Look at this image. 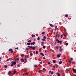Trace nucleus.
<instances>
[{"instance_id":"6e6552de","label":"nucleus","mask_w":76,"mask_h":76,"mask_svg":"<svg viewBox=\"0 0 76 76\" xmlns=\"http://www.w3.org/2000/svg\"><path fill=\"white\" fill-rule=\"evenodd\" d=\"M50 25L51 27H54V25L51 24H50Z\"/></svg>"},{"instance_id":"37998d69","label":"nucleus","mask_w":76,"mask_h":76,"mask_svg":"<svg viewBox=\"0 0 76 76\" xmlns=\"http://www.w3.org/2000/svg\"><path fill=\"white\" fill-rule=\"evenodd\" d=\"M73 60V58H71V61H72Z\"/></svg>"},{"instance_id":"7c9ffc66","label":"nucleus","mask_w":76,"mask_h":76,"mask_svg":"<svg viewBox=\"0 0 76 76\" xmlns=\"http://www.w3.org/2000/svg\"><path fill=\"white\" fill-rule=\"evenodd\" d=\"M43 70H44V71L45 72V71H46V70L45 69V68H43Z\"/></svg>"},{"instance_id":"dca6fc26","label":"nucleus","mask_w":76,"mask_h":76,"mask_svg":"<svg viewBox=\"0 0 76 76\" xmlns=\"http://www.w3.org/2000/svg\"><path fill=\"white\" fill-rule=\"evenodd\" d=\"M46 38H47V37H45V36H44L43 37V39H46Z\"/></svg>"},{"instance_id":"cd10ccee","label":"nucleus","mask_w":76,"mask_h":76,"mask_svg":"<svg viewBox=\"0 0 76 76\" xmlns=\"http://www.w3.org/2000/svg\"><path fill=\"white\" fill-rule=\"evenodd\" d=\"M4 67L5 68H7V65H5Z\"/></svg>"},{"instance_id":"a878e982","label":"nucleus","mask_w":76,"mask_h":76,"mask_svg":"<svg viewBox=\"0 0 76 76\" xmlns=\"http://www.w3.org/2000/svg\"><path fill=\"white\" fill-rule=\"evenodd\" d=\"M10 59V58L9 59H7L6 60V61H9Z\"/></svg>"},{"instance_id":"6e6d98bb","label":"nucleus","mask_w":76,"mask_h":76,"mask_svg":"<svg viewBox=\"0 0 76 76\" xmlns=\"http://www.w3.org/2000/svg\"><path fill=\"white\" fill-rule=\"evenodd\" d=\"M42 44H44V42H41Z\"/></svg>"},{"instance_id":"338daca9","label":"nucleus","mask_w":76,"mask_h":76,"mask_svg":"<svg viewBox=\"0 0 76 76\" xmlns=\"http://www.w3.org/2000/svg\"><path fill=\"white\" fill-rule=\"evenodd\" d=\"M50 72H51V71H49V73H50Z\"/></svg>"},{"instance_id":"1a4fd4ad","label":"nucleus","mask_w":76,"mask_h":76,"mask_svg":"<svg viewBox=\"0 0 76 76\" xmlns=\"http://www.w3.org/2000/svg\"><path fill=\"white\" fill-rule=\"evenodd\" d=\"M57 66V64H55V65H53V68L54 69H55V66Z\"/></svg>"},{"instance_id":"a211bd4d","label":"nucleus","mask_w":76,"mask_h":76,"mask_svg":"<svg viewBox=\"0 0 76 76\" xmlns=\"http://www.w3.org/2000/svg\"><path fill=\"white\" fill-rule=\"evenodd\" d=\"M38 54V51H36V54Z\"/></svg>"},{"instance_id":"8fccbe9b","label":"nucleus","mask_w":76,"mask_h":76,"mask_svg":"<svg viewBox=\"0 0 76 76\" xmlns=\"http://www.w3.org/2000/svg\"><path fill=\"white\" fill-rule=\"evenodd\" d=\"M18 48H15L16 50H18Z\"/></svg>"},{"instance_id":"4d7b16f0","label":"nucleus","mask_w":76,"mask_h":76,"mask_svg":"<svg viewBox=\"0 0 76 76\" xmlns=\"http://www.w3.org/2000/svg\"><path fill=\"white\" fill-rule=\"evenodd\" d=\"M69 62L70 63H72V62H71V61H69Z\"/></svg>"},{"instance_id":"c9c22d12","label":"nucleus","mask_w":76,"mask_h":76,"mask_svg":"<svg viewBox=\"0 0 76 76\" xmlns=\"http://www.w3.org/2000/svg\"><path fill=\"white\" fill-rule=\"evenodd\" d=\"M16 73V71L14 72V74H15V73Z\"/></svg>"},{"instance_id":"9b49d317","label":"nucleus","mask_w":76,"mask_h":76,"mask_svg":"<svg viewBox=\"0 0 76 76\" xmlns=\"http://www.w3.org/2000/svg\"><path fill=\"white\" fill-rule=\"evenodd\" d=\"M60 51H61V52L62 51H63V49H62L61 48H60V49L59 50Z\"/></svg>"},{"instance_id":"2f4dec72","label":"nucleus","mask_w":76,"mask_h":76,"mask_svg":"<svg viewBox=\"0 0 76 76\" xmlns=\"http://www.w3.org/2000/svg\"><path fill=\"white\" fill-rule=\"evenodd\" d=\"M21 56L22 57H23V56H24V54H22L21 55Z\"/></svg>"},{"instance_id":"bb28decb","label":"nucleus","mask_w":76,"mask_h":76,"mask_svg":"<svg viewBox=\"0 0 76 76\" xmlns=\"http://www.w3.org/2000/svg\"><path fill=\"white\" fill-rule=\"evenodd\" d=\"M68 15L67 14H66L65 15V17H68Z\"/></svg>"},{"instance_id":"58836bf2","label":"nucleus","mask_w":76,"mask_h":76,"mask_svg":"<svg viewBox=\"0 0 76 76\" xmlns=\"http://www.w3.org/2000/svg\"><path fill=\"white\" fill-rule=\"evenodd\" d=\"M58 31H57L56 33V35H58Z\"/></svg>"},{"instance_id":"f8f14e48","label":"nucleus","mask_w":76,"mask_h":76,"mask_svg":"<svg viewBox=\"0 0 76 76\" xmlns=\"http://www.w3.org/2000/svg\"><path fill=\"white\" fill-rule=\"evenodd\" d=\"M62 63V61H60L59 63V64H61Z\"/></svg>"},{"instance_id":"39448f33","label":"nucleus","mask_w":76,"mask_h":76,"mask_svg":"<svg viewBox=\"0 0 76 76\" xmlns=\"http://www.w3.org/2000/svg\"><path fill=\"white\" fill-rule=\"evenodd\" d=\"M72 71H73V72H74L75 73H76V69L75 70V69L74 68H72Z\"/></svg>"},{"instance_id":"393cba45","label":"nucleus","mask_w":76,"mask_h":76,"mask_svg":"<svg viewBox=\"0 0 76 76\" xmlns=\"http://www.w3.org/2000/svg\"><path fill=\"white\" fill-rule=\"evenodd\" d=\"M30 56H33V54L32 53H30Z\"/></svg>"},{"instance_id":"bf43d9fd","label":"nucleus","mask_w":76,"mask_h":76,"mask_svg":"<svg viewBox=\"0 0 76 76\" xmlns=\"http://www.w3.org/2000/svg\"><path fill=\"white\" fill-rule=\"evenodd\" d=\"M42 56H43V57H44V54H43L42 55Z\"/></svg>"},{"instance_id":"9d476101","label":"nucleus","mask_w":76,"mask_h":76,"mask_svg":"<svg viewBox=\"0 0 76 76\" xmlns=\"http://www.w3.org/2000/svg\"><path fill=\"white\" fill-rule=\"evenodd\" d=\"M21 62H22V63L24 62V60H23V59H21Z\"/></svg>"},{"instance_id":"423d86ee","label":"nucleus","mask_w":76,"mask_h":76,"mask_svg":"<svg viewBox=\"0 0 76 76\" xmlns=\"http://www.w3.org/2000/svg\"><path fill=\"white\" fill-rule=\"evenodd\" d=\"M19 60V58H15V60L16 61H17V60L18 61V60Z\"/></svg>"},{"instance_id":"864d4df0","label":"nucleus","mask_w":76,"mask_h":76,"mask_svg":"<svg viewBox=\"0 0 76 76\" xmlns=\"http://www.w3.org/2000/svg\"><path fill=\"white\" fill-rule=\"evenodd\" d=\"M43 58L44 60H45V57H44Z\"/></svg>"},{"instance_id":"f3484780","label":"nucleus","mask_w":76,"mask_h":76,"mask_svg":"<svg viewBox=\"0 0 76 76\" xmlns=\"http://www.w3.org/2000/svg\"><path fill=\"white\" fill-rule=\"evenodd\" d=\"M27 45H31V43H27Z\"/></svg>"},{"instance_id":"4c0bfd02","label":"nucleus","mask_w":76,"mask_h":76,"mask_svg":"<svg viewBox=\"0 0 76 76\" xmlns=\"http://www.w3.org/2000/svg\"><path fill=\"white\" fill-rule=\"evenodd\" d=\"M68 43H66V45H68Z\"/></svg>"},{"instance_id":"6ab92c4d","label":"nucleus","mask_w":76,"mask_h":76,"mask_svg":"<svg viewBox=\"0 0 76 76\" xmlns=\"http://www.w3.org/2000/svg\"><path fill=\"white\" fill-rule=\"evenodd\" d=\"M42 35H44L45 34V32H43L42 33Z\"/></svg>"},{"instance_id":"680f3d73","label":"nucleus","mask_w":76,"mask_h":76,"mask_svg":"<svg viewBox=\"0 0 76 76\" xmlns=\"http://www.w3.org/2000/svg\"><path fill=\"white\" fill-rule=\"evenodd\" d=\"M51 29V28H48V29Z\"/></svg>"},{"instance_id":"72a5a7b5","label":"nucleus","mask_w":76,"mask_h":76,"mask_svg":"<svg viewBox=\"0 0 76 76\" xmlns=\"http://www.w3.org/2000/svg\"><path fill=\"white\" fill-rule=\"evenodd\" d=\"M17 67H20V65L19 64H18L17 65Z\"/></svg>"},{"instance_id":"774afa93","label":"nucleus","mask_w":76,"mask_h":76,"mask_svg":"<svg viewBox=\"0 0 76 76\" xmlns=\"http://www.w3.org/2000/svg\"><path fill=\"white\" fill-rule=\"evenodd\" d=\"M56 29H57L55 28V31H56Z\"/></svg>"},{"instance_id":"a19ab883","label":"nucleus","mask_w":76,"mask_h":76,"mask_svg":"<svg viewBox=\"0 0 76 76\" xmlns=\"http://www.w3.org/2000/svg\"><path fill=\"white\" fill-rule=\"evenodd\" d=\"M53 72L52 71V72H51V74H53Z\"/></svg>"},{"instance_id":"e433bc0d","label":"nucleus","mask_w":76,"mask_h":76,"mask_svg":"<svg viewBox=\"0 0 76 76\" xmlns=\"http://www.w3.org/2000/svg\"><path fill=\"white\" fill-rule=\"evenodd\" d=\"M57 74H58V75H57V76H60V74H58V73H57Z\"/></svg>"},{"instance_id":"ddd939ff","label":"nucleus","mask_w":76,"mask_h":76,"mask_svg":"<svg viewBox=\"0 0 76 76\" xmlns=\"http://www.w3.org/2000/svg\"><path fill=\"white\" fill-rule=\"evenodd\" d=\"M56 60H54L53 61V63H56Z\"/></svg>"},{"instance_id":"09e8293b","label":"nucleus","mask_w":76,"mask_h":76,"mask_svg":"<svg viewBox=\"0 0 76 76\" xmlns=\"http://www.w3.org/2000/svg\"><path fill=\"white\" fill-rule=\"evenodd\" d=\"M41 72V70H40L39 71V73H40Z\"/></svg>"},{"instance_id":"5701e85b","label":"nucleus","mask_w":76,"mask_h":76,"mask_svg":"<svg viewBox=\"0 0 76 76\" xmlns=\"http://www.w3.org/2000/svg\"><path fill=\"white\" fill-rule=\"evenodd\" d=\"M32 37H35V35H32Z\"/></svg>"},{"instance_id":"f257e3e1","label":"nucleus","mask_w":76,"mask_h":76,"mask_svg":"<svg viewBox=\"0 0 76 76\" xmlns=\"http://www.w3.org/2000/svg\"><path fill=\"white\" fill-rule=\"evenodd\" d=\"M11 63L12 64L14 65H16V62H15V61L14 62L13 61H12L11 62Z\"/></svg>"},{"instance_id":"473e14b6","label":"nucleus","mask_w":76,"mask_h":76,"mask_svg":"<svg viewBox=\"0 0 76 76\" xmlns=\"http://www.w3.org/2000/svg\"><path fill=\"white\" fill-rule=\"evenodd\" d=\"M13 64H11V67H12V66H13Z\"/></svg>"},{"instance_id":"c756f323","label":"nucleus","mask_w":76,"mask_h":76,"mask_svg":"<svg viewBox=\"0 0 76 76\" xmlns=\"http://www.w3.org/2000/svg\"><path fill=\"white\" fill-rule=\"evenodd\" d=\"M43 54V53H40V55H41V56Z\"/></svg>"},{"instance_id":"0eeeda50","label":"nucleus","mask_w":76,"mask_h":76,"mask_svg":"<svg viewBox=\"0 0 76 76\" xmlns=\"http://www.w3.org/2000/svg\"><path fill=\"white\" fill-rule=\"evenodd\" d=\"M32 48V50H35V46H34L33 48Z\"/></svg>"},{"instance_id":"f03ea898","label":"nucleus","mask_w":76,"mask_h":76,"mask_svg":"<svg viewBox=\"0 0 76 76\" xmlns=\"http://www.w3.org/2000/svg\"><path fill=\"white\" fill-rule=\"evenodd\" d=\"M57 43H58V44H59V43H60V44H62V41H60L58 40L57 41Z\"/></svg>"},{"instance_id":"4468645a","label":"nucleus","mask_w":76,"mask_h":76,"mask_svg":"<svg viewBox=\"0 0 76 76\" xmlns=\"http://www.w3.org/2000/svg\"><path fill=\"white\" fill-rule=\"evenodd\" d=\"M57 57H60V54H58L57 56Z\"/></svg>"},{"instance_id":"13d9d810","label":"nucleus","mask_w":76,"mask_h":76,"mask_svg":"<svg viewBox=\"0 0 76 76\" xmlns=\"http://www.w3.org/2000/svg\"><path fill=\"white\" fill-rule=\"evenodd\" d=\"M24 60H27V58H25Z\"/></svg>"},{"instance_id":"f704fd0d","label":"nucleus","mask_w":76,"mask_h":76,"mask_svg":"<svg viewBox=\"0 0 76 76\" xmlns=\"http://www.w3.org/2000/svg\"><path fill=\"white\" fill-rule=\"evenodd\" d=\"M11 73V71H9L8 72V74H10Z\"/></svg>"},{"instance_id":"603ef678","label":"nucleus","mask_w":76,"mask_h":76,"mask_svg":"<svg viewBox=\"0 0 76 76\" xmlns=\"http://www.w3.org/2000/svg\"><path fill=\"white\" fill-rule=\"evenodd\" d=\"M26 75H28V72H26Z\"/></svg>"},{"instance_id":"aec40b11","label":"nucleus","mask_w":76,"mask_h":76,"mask_svg":"<svg viewBox=\"0 0 76 76\" xmlns=\"http://www.w3.org/2000/svg\"><path fill=\"white\" fill-rule=\"evenodd\" d=\"M42 41H45V39L43 38L42 39Z\"/></svg>"},{"instance_id":"c03bdc74","label":"nucleus","mask_w":76,"mask_h":76,"mask_svg":"<svg viewBox=\"0 0 76 76\" xmlns=\"http://www.w3.org/2000/svg\"><path fill=\"white\" fill-rule=\"evenodd\" d=\"M48 64H49L50 65L51 64V63H50V62H48Z\"/></svg>"},{"instance_id":"ea45409f","label":"nucleus","mask_w":76,"mask_h":76,"mask_svg":"<svg viewBox=\"0 0 76 76\" xmlns=\"http://www.w3.org/2000/svg\"><path fill=\"white\" fill-rule=\"evenodd\" d=\"M28 47H29L30 48H32V46H28Z\"/></svg>"},{"instance_id":"052dcab7","label":"nucleus","mask_w":76,"mask_h":76,"mask_svg":"<svg viewBox=\"0 0 76 76\" xmlns=\"http://www.w3.org/2000/svg\"><path fill=\"white\" fill-rule=\"evenodd\" d=\"M38 61H41V60H40V59H39L38 60Z\"/></svg>"},{"instance_id":"7ed1b4c3","label":"nucleus","mask_w":76,"mask_h":76,"mask_svg":"<svg viewBox=\"0 0 76 76\" xmlns=\"http://www.w3.org/2000/svg\"><path fill=\"white\" fill-rule=\"evenodd\" d=\"M9 51L11 52V53H13V50H12V49H10L9 50Z\"/></svg>"},{"instance_id":"4be33fe9","label":"nucleus","mask_w":76,"mask_h":76,"mask_svg":"<svg viewBox=\"0 0 76 76\" xmlns=\"http://www.w3.org/2000/svg\"><path fill=\"white\" fill-rule=\"evenodd\" d=\"M43 48L44 49H45V48H46V47H45V46H44L43 47Z\"/></svg>"},{"instance_id":"69168bd1","label":"nucleus","mask_w":76,"mask_h":76,"mask_svg":"<svg viewBox=\"0 0 76 76\" xmlns=\"http://www.w3.org/2000/svg\"><path fill=\"white\" fill-rule=\"evenodd\" d=\"M56 36L58 37V35L56 34Z\"/></svg>"},{"instance_id":"b1692460","label":"nucleus","mask_w":76,"mask_h":76,"mask_svg":"<svg viewBox=\"0 0 76 76\" xmlns=\"http://www.w3.org/2000/svg\"><path fill=\"white\" fill-rule=\"evenodd\" d=\"M34 67H37V65H34Z\"/></svg>"},{"instance_id":"c85d7f7f","label":"nucleus","mask_w":76,"mask_h":76,"mask_svg":"<svg viewBox=\"0 0 76 76\" xmlns=\"http://www.w3.org/2000/svg\"><path fill=\"white\" fill-rule=\"evenodd\" d=\"M28 42H31V40H29L28 41Z\"/></svg>"},{"instance_id":"de8ad7c7","label":"nucleus","mask_w":76,"mask_h":76,"mask_svg":"<svg viewBox=\"0 0 76 76\" xmlns=\"http://www.w3.org/2000/svg\"><path fill=\"white\" fill-rule=\"evenodd\" d=\"M42 61H41V62H39V64H42Z\"/></svg>"},{"instance_id":"2eb2a0df","label":"nucleus","mask_w":76,"mask_h":76,"mask_svg":"<svg viewBox=\"0 0 76 76\" xmlns=\"http://www.w3.org/2000/svg\"><path fill=\"white\" fill-rule=\"evenodd\" d=\"M41 39V38H39V37H38L37 38L38 41H39V39Z\"/></svg>"},{"instance_id":"20e7f679","label":"nucleus","mask_w":76,"mask_h":76,"mask_svg":"<svg viewBox=\"0 0 76 76\" xmlns=\"http://www.w3.org/2000/svg\"><path fill=\"white\" fill-rule=\"evenodd\" d=\"M31 45H34V44H35V42H33L31 43Z\"/></svg>"},{"instance_id":"0e129e2a","label":"nucleus","mask_w":76,"mask_h":76,"mask_svg":"<svg viewBox=\"0 0 76 76\" xmlns=\"http://www.w3.org/2000/svg\"><path fill=\"white\" fill-rule=\"evenodd\" d=\"M59 60H60V61H61V59H60Z\"/></svg>"},{"instance_id":"3c124183","label":"nucleus","mask_w":76,"mask_h":76,"mask_svg":"<svg viewBox=\"0 0 76 76\" xmlns=\"http://www.w3.org/2000/svg\"><path fill=\"white\" fill-rule=\"evenodd\" d=\"M57 26H56L55 27V29H57Z\"/></svg>"},{"instance_id":"412c9836","label":"nucleus","mask_w":76,"mask_h":76,"mask_svg":"<svg viewBox=\"0 0 76 76\" xmlns=\"http://www.w3.org/2000/svg\"><path fill=\"white\" fill-rule=\"evenodd\" d=\"M26 51H29V49L28 48H26Z\"/></svg>"},{"instance_id":"49530a36","label":"nucleus","mask_w":76,"mask_h":76,"mask_svg":"<svg viewBox=\"0 0 76 76\" xmlns=\"http://www.w3.org/2000/svg\"><path fill=\"white\" fill-rule=\"evenodd\" d=\"M58 39H56V41H58Z\"/></svg>"},{"instance_id":"79ce46f5","label":"nucleus","mask_w":76,"mask_h":76,"mask_svg":"<svg viewBox=\"0 0 76 76\" xmlns=\"http://www.w3.org/2000/svg\"><path fill=\"white\" fill-rule=\"evenodd\" d=\"M56 48L57 49H58V46H57L56 47Z\"/></svg>"},{"instance_id":"5fc2aeb1","label":"nucleus","mask_w":76,"mask_h":76,"mask_svg":"<svg viewBox=\"0 0 76 76\" xmlns=\"http://www.w3.org/2000/svg\"><path fill=\"white\" fill-rule=\"evenodd\" d=\"M64 29L65 31H66V28H64Z\"/></svg>"},{"instance_id":"a18cd8bd","label":"nucleus","mask_w":76,"mask_h":76,"mask_svg":"<svg viewBox=\"0 0 76 76\" xmlns=\"http://www.w3.org/2000/svg\"><path fill=\"white\" fill-rule=\"evenodd\" d=\"M63 35H61V38H63Z\"/></svg>"},{"instance_id":"e2e57ef3","label":"nucleus","mask_w":76,"mask_h":76,"mask_svg":"<svg viewBox=\"0 0 76 76\" xmlns=\"http://www.w3.org/2000/svg\"><path fill=\"white\" fill-rule=\"evenodd\" d=\"M64 37H66V35L65 34V35H64Z\"/></svg>"}]
</instances>
